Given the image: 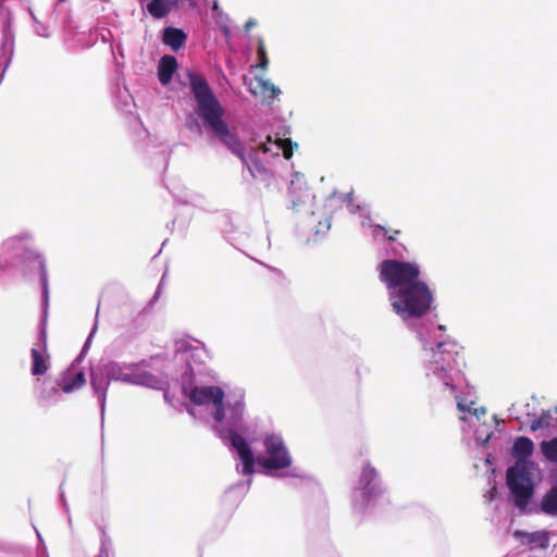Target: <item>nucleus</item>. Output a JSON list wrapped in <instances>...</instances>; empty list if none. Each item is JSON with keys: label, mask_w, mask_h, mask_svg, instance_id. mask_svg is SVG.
<instances>
[{"label": "nucleus", "mask_w": 557, "mask_h": 557, "mask_svg": "<svg viewBox=\"0 0 557 557\" xmlns=\"http://www.w3.org/2000/svg\"><path fill=\"white\" fill-rule=\"evenodd\" d=\"M267 457L259 458V465L268 470H282L290 467L292 457L281 436L271 434L263 440Z\"/></svg>", "instance_id": "obj_5"}, {"label": "nucleus", "mask_w": 557, "mask_h": 557, "mask_svg": "<svg viewBox=\"0 0 557 557\" xmlns=\"http://www.w3.org/2000/svg\"><path fill=\"white\" fill-rule=\"evenodd\" d=\"M40 398L45 399V398H47V395H45V393L42 392V393L40 394Z\"/></svg>", "instance_id": "obj_32"}, {"label": "nucleus", "mask_w": 557, "mask_h": 557, "mask_svg": "<svg viewBox=\"0 0 557 557\" xmlns=\"http://www.w3.org/2000/svg\"><path fill=\"white\" fill-rule=\"evenodd\" d=\"M382 231H384V235L387 236L388 230L384 226H379Z\"/></svg>", "instance_id": "obj_30"}, {"label": "nucleus", "mask_w": 557, "mask_h": 557, "mask_svg": "<svg viewBox=\"0 0 557 557\" xmlns=\"http://www.w3.org/2000/svg\"><path fill=\"white\" fill-rule=\"evenodd\" d=\"M197 114L207 129L242 161L246 162L245 147L238 136L231 132L224 107H197Z\"/></svg>", "instance_id": "obj_2"}, {"label": "nucleus", "mask_w": 557, "mask_h": 557, "mask_svg": "<svg viewBox=\"0 0 557 557\" xmlns=\"http://www.w3.org/2000/svg\"><path fill=\"white\" fill-rule=\"evenodd\" d=\"M215 410L213 412V418L216 422H222L225 418V407L223 401L220 404H214Z\"/></svg>", "instance_id": "obj_26"}, {"label": "nucleus", "mask_w": 557, "mask_h": 557, "mask_svg": "<svg viewBox=\"0 0 557 557\" xmlns=\"http://www.w3.org/2000/svg\"><path fill=\"white\" fill-rule=\"evenodd\" d=\"M108 381L104 380L103 376H99V375H91V385L95 389V392L97 393V395L102 398V401L104 400V397H106V391H107V387H108Z\"/></svg>", "instance_id": "obj_21"}, {"label": "nucleus", "mask_w": 557, "mask_h": 557, "mask_svg": "<svg viewBox=\"0 0 557 557\" xmlns=\"http://www.w3.org/2000/svg\"><path fill=\"white\" fill-rule=\"evenodd\" d=\"M257 55H258V60H259L258 66L263 71L267 70L268 64H269V59H268L264 41L262 38L258 39Z\"/></svg>", "instance_id": "obj_22"}, {"label": "nucleus", "mask_w": 557, "mask_h": 557, "mask_svg": "<svg viewBox=\"0 0 557 557\" xmlns=\"http://www.w3.org/2000/svg\"><path fill=\"white\" fill-rule=\"evenodd\" d=\"M376 476V470L370 465V462H367L362 468L360 484L362 485L364 495L369 498L376 495V485L372 484Z\"/></svg>", "instance_id": "obj_13"}, {"label": "nucleus", "mask_w": 557, "mask_h": 557, "mask_svg": "<svg viewBox=\"0 0 557 557\" xmlns=\"http://www.w3.org/2000/svg\"><path fill=\"white\" fill-rule=\"evenodd\" d=\"M398 234H400V231H399V230H395V231H393V234H392V235H388V236H387V239H388L389 242H395V240H396V235H398Z\"/></svg>", "instance_id": "obj_29"}, {"label": "nucleus", "mask_w": 557, "mask_h": 557, "mask_svg": "<svg viewBox=\"0 0 557 557\" xmlns=\"http://www.w3.org/2000/svg\"><path fill=\"white\" fill-rule=\"evenodd\" d=\"M485 409L479 410V413H484Z\"/></svg>", "instance_id": "obj_36"}, {"label": "nucleus", "mask_w": 557, "mask_h": 557, "mask_svg": "<svg viewBox=\"0 0 557 557\" xmlns=\"http://www.w3.org/2000/svg\"><path fill=\"white\" fill-rule=\"evenodd\" d=\"M485 409L479 410V413H484Z\"/></svg>", "instance_id": "obj_35"}, {"label": "nucleus", "mask_w": 557, "mask_h": 557, "mask_svg": "<svg viewBox=\"0 0 557 557\" xmlns=\"http://www.w3.org/2000/svg\"><path fill=\"white\" fill-rule=\"evenodd\" d=\"M541 450L544 457L552 462L557 463V437L541 443Z\"/></svg>", "instance_id": "obj_18"}, {"label": "nucleus", "mask_w": 557, "mask_h": 557, "mask_svg": "<svg viewBox=\"0 0 557 557\" xmlns=\"http://www.w3.org/2000/svg\"><path fill=\"white\" fill-rule=\"evenodd\" d=\"M250 90L253 94L260 92L264 99H274L277 94H280V89L275 87L272 83L256 79L255 83H251Z\"/></svg>", "instance_id": "obj_16"}, {"label": "nucleus", "mask_w": 557, "mask_h": 557, "mask_svg": "<svg viewBox=\"0 0 557 557\" xmlns=\"http://www.w3.org/2000/svg\"><path fill=\"white\" fill-rule=\"evenodd\" d=\"M176 4V1L171 0H151L147 4L148 13L157 20L165 17Z\"/></svg>", "instance_id": "obj_15"}, {"label": "nucleus", "mask_w": 557, "mask_h": 557, "mask_svg": "<svg viewBox=\"0 0 557 557\" xmlns=\"http://www.w3.org/2000/svg\"><path fill=\"white\" fill-rule=\"evenodd\" d=\"M379 271L388 294L420 281V270L411 262L387 259L380 264Z\"/></svg>", "instance_id": "obj_4"}, {"label": "nucleus", "mask_w": 557, "mask_h": 557, "mask_svg": "<svg viewBox=\"0 0 557 557\" xmlns=\"http://www.w3.org/2000/svg\"><path fill=\"white\" fill-rule=\"evenodd\" d=\"M543 425H544V423H543V419H542V418H540V419L534 420V421L531 423L530 429H531L532 431H536V430L541 429Z\"/></svg>", "instance_id": "obj_27"}, {"label": "nucleus", "mask_w": 557, "mask_h": 557, "mask_svg": "<svg viewBox=\"0 0 557 557\" xmlns=\"http://www.w3.org/2000/svg\"><path fill=\"white\" fill-rule=\"evenodd\" d=\"M85 374L83 372H77L73 379L69 380L62 386V391L64 393H71L77 388H81L85 384Z\"/></svg>", "instance_id": "obj_20"}, {"label": "nucleus", "mask_w": 557, "mask_h": 557, "mask_svg": "<svg viewBox=\"0 0 557 557\" xmlns=\"http://www.w3.org/2000/svg\"><path fill=\"white\" fill-rule=\"evenodd\" d=\"M243 411H244V404L242 401L236 403L232 407V413H233V420H234L233 423L234 424H236L237 422L242 421Z\"/></svg>", "instance_id": "obj_25"}, {"label": "nucleus", "mask_w": 557, "mask_h": 557, "mask_svg": "<svg viewBox=\"0 0 557 557\" xmlns=\"http://www.w3.org/2000/svg\"><path fill=\"white\" fill-rule=\"evenodd\" d=\"M246 27H252V24L250 22L246 23Z\"/></svg>", "instance_id": "obj_34"}, {"label": "nucleus", "mask_w": 557, "mask_h": 557, "mask_svg": "<svg viewBox=\"0 0 557 557\" xmlns=\"http://www.w3.org/2000/svg\"><path fill=\"white\" fill-rule=\"evenodd\" d=\"M187 40V34L181 29L173 26H168L163 29L162 33V42L170 47L173 51H178L183 48Z\"/></svg>", "instance_id": "obj_10"}, {"label": "nucleus", "mask_w": 557, "mask_h": 557, "mask_svg": "<svg viewBox=\"0 0 557 557\" xmlns=\"http://www.w3.org/2000/svg\"><path fill=\"white\" fill-rule=\"evenodd\" d=\"M515 536L518 539H525L527 543H541L542 546L545 545L547 542V533L546 532H533V533H527L522 531H516Z\"/></svg>", "instance_id": "obj_19"}, {"label": "nucleus", "mask_w": 557, "mask_h": 557, "mask_svg": "<svg viewBox=\"0 0 557 557\" xmlns=\"http://www.w3.org/2000/svg\"><path fill=\"white\" fill-rule=\"evenodd\" d=\"M189 399L197 406L220 404L224 400V391L220 386H195L189 392Z\"/></svg>", "instance_id": "obj_9"}, {"label": "nucleus", "mask_w": 557, "mask_h": 557, "mask_svg": "<svg viewBox=\"0 0 557 557\" xmlns=\"http://www.w3.org/2000/svg\"><path fill=\"white\" fill-rule=\"evenodd\" d=\"M228 438L233 448L237 450L243 462V473L251 474L255 471V457L246 440L233 430L228 431Z\"/></svg>", "instance_id": "obj_8"}, {"label": "nucleus", "mask_w": 557, "mask_h": 557, "mask_svg": "<svg viewBox=\"0 0 557 557\" xmlns=\"http://www.w3.org/2000/svg\"><path fill=\"white\" fill-rule=\"evenodd\" d=\"M457 408L461 411V412H470L471 410L466 406L463 405L461 401H458L457 403Z\"/></svg>", "instance_id": "obj_28"}, {"label": "nucleus", "mask_w": 557, "mask_h": 557, "mask_svg": "<svg viewBox=\"0 0 557 557\" xmlns=\"http://www.w3.org/2000/svg\"><path fill=\"white\" fill-rule=\"evenodd\" d=\"M533 461H519L509 467L506 472L507 485L513 495L515 505L524 509L533 496L534 486L531 478Z\"/></svg>", "instance_id": "obj_3"}, {"label": "nucleus", "mask_w": 557, "mask_h": 557, "mask_svg": "<svg viewBox=\"0 0 557 557\" xmlns=\"http://www.w3.org/2000/svg\"><path fill=\"white\" fill-rule=\"evenodd\" d=\"M541 510L549 516H557V487H552L542 498Z\"/></svg>", "instance_id": "obj_17"}, {"label": "nucleus", "mask_w": 557, "mask_h": 557, "mask_svg": "<svg viewBox=\"0 0 557 557\" xmlns=\"http://www.w3.org/2000/svg\"><path fill=\"white\" fill-rule=\"evenodd\" d=\"M246 27H252V24L250 22L246 23Z\"/></svg>", "instance_id": "obj_33"}, {"label": "nucleus", "mask_w": 557, "mask_h": 557, "mask_svg": "<svg viewBox=\"0 0 557 557\" xmlns=\"http://www.w3.org/2000/svg\"><path fill=\"white\" fill-rule=\"evenodd\" d=\"M534 451L533 442L527 436H519L516 438L511 448V454L516 458V462L530 461L528 458Z\"/></svg>", "instance_id": "obj_12"}, {"label": "nucleus", "mask_w": 557, "mask_h": 557, "mask_svg": "<svg viewBox=\"0 0 557 557\" xmlns=\"http://www.w3.org/2000/svg\"><path fill=\"white\" fill-rule=\"evenodd\" d=\"M389 301L393 310L401 319H417L430 311L433 294L426 283L419 281L408 287L391 292Z\"/></svg>", "instance_id": "obj_1"}, {"label": "nucleus", "mask_w": 557, "mask_h": 557, "mask_svg": "<svg viewBox=\"0 0 557 557\" xmlns=\"http://www.w3.org/2000/svg\"><path fill=\"white\" fill-rule=\"evenodd\" d=\"M277 144H278L280 148L282 149L284 158L287 160H289L293 157L294 147L298 146L296 143H293L290 139H280L277 141Z\"/></svg>", "instance_id": "obj_23"}, {"label": "nucleus", "mask_w": 557, "mask_h": 557, "mask_svg": "<svg viewBox=\"0 0 557 557\" xmlns=\"http://www.w3.org/2000/svg\"><path fill=\"white\" fill-rule=\"evenodd\" d=\"M433 362L436 364V370L446 372L451 370V361H454V354L446 348V344L440 343L433 352Z\"/></svg>", "instance_id": "obj_14"}, {"label": "nucleus", "mask_w": 557, "mask_h": 557, "mask_svg": "<svg viewBox=\"0 0 557 557\" xmlns=\"http://www.w3.org/2000/svg\"><path fill=\"white\" fill-rule=\"evenodd\" d=\"M187 84L196 104H219L207 78L199 72L188 70L186 72Z\"/></svg>", "instance_id": "obj_6"}, {"label": "nucleus", "mask_w": 557, "mask_h": 557, "mask_svg": "<svg viewBox=\"0 0 557 557\" xmlns=\"http://www.w3.org/2000/svg\"><path fill=\"white\" fill-rule=\"evenodd\" d=\"M242 162L245 165H247V168H248V170H249V172L251 173L252 176H257V173L263 174V173L267 172L265 166L261 162H259L258 160H255V159L251 160L252 165H250L247 160H246V162H244V161H242Z\"/></svg>", "instance_id": "obj_24"}, {"label": "nucleus", "mask_w": 557, "mask_h": 557, "mask_svg": "<svg viewBox=\"0 0 557 557\" xmlns=\"http://www.w3.org/2000/svg\"><path fill=\"white\" fill-rule=\"evenodd\" d=\"M177 69V60L175 57L165 54L159 61L158 78L162 85H168Z\"/></svg>", "instance_id": "obj_11"}, {"label": "nucleus", "mask_w": 557, "mask_h": 557, "mask_svg": "<svg viewBox=\"0 0 557 557\" xmlns=\"http://www.w3.org/2000/svg\"><path fill=\"white\" fill-rule=\"evenodd\" d=\"M445 385L449 386L451 389H454V386L448 381H445Z\"/></svg>", "instance_id": "obj_31"}, {"label": "nucleus", "mask_w": 557, "mask_h": 557, "mask_svg": "<svg viewBox=\"0 0 557 557\" xmlns=\"http://www.w3.org/2000/svg\"><path fill=\"white\" fill-rule=\"evenodd\" d=\"M39 341V347L30 349V372L34 376L45 375L50 368V355L47 349V334L44 330L40 332Z\"/></svg>", "instance_id": "obj_7"}]
</instances>
